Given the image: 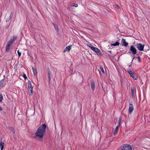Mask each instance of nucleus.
<instances>
[{"label": "nucleus", "mask_w": 150, "mask_h": 150, "mask_svg": "<svg viewBox=\"0 0 150 150\" xmlns=\"http://www.w3.org/2000/svg\"><path fill=\"white\" fill-rule=\"evenodd\" d=\"M46 125L45 124H43L41 125L37 130L35 133V138L38 141L42 142V138L45 133Z\"/></svg>", "instance_id": "f257e3e1"}, {"label": "nucleus", "mask_w": 150, "mask_h": 150, "mask_svg": "<svg viewBox=\"0 0 150 150\" xmlns=\"http://www.w3.org/2000/svg\"><path fill=\"white\" fill-rule=\"evenodd\" d=\"M87 45L92 50L94 51L97 54L100 55H102V54L101 52H100V50L97 47L93 46L92 45L89 43H87Z\"/></svg>", "instance_id": "f03ea898"}, {"label": "nucleus", "mask_w": 150, "mask_h": 150, "mask_svg": "<svg viewBox=\"0 0 150 150\" xmlns=\"http://www.w3.org/2000/svg\"><path fill=\"white\" fill-rule=\"evenodd\" d=\"M132 148L129 145H125L121 146L117 150H132Z\"/></svg>", "instance_id": "7ed1b4c3"}, {"label": "nucleus", "mask_w": 150, "mask_h": 150, "mask_svg": "<svg viewBox=\"0 0 150 150\" xmlns=\"http://www.w3.org/2000/svg\"><path fill=\"white\" fill-rule=\"evenodd\" d=\"M28 87L29 89V95L30 96H31L33 95V86L31 84L30 81H28Z\"/></svg>", "instance_id": "20e7f679"}, {"label": "nucleus", "mask_w": 150, "mask_h": 150, "mask_svg": "<svg viewBox=\"0 0 150 150\" xmlns=\"http://www.w3.org/2000/svg\"><path fill=\"white\" fill-rule=\"evenodd\" d=\"M128 72L130 75L134 79L136 80L137 79L138 77L137 74L134 72L132 71L131 70H129Z\"/></svg>", "instance_id": "39448f33"}, {"label": "nucleus", "mask_w": 150, "mask_h": 150, "mask_svg": "<svg viewBox=\"0 0 150 150\" xmlns=\"http://www.w3.org/2000/svg\"><path fill=\"white\" fill-rule=\"evenodd\" d=\"M130 50L131 51L132 53L133 54H135L137 53V50L135 47L133 45L130 46Z\"/></svg>", "instance_id": "423d86ee"}, {"label": "nucleus", "mask_w": 150, "mask_h": 150, "mask_svg": "<svg viewBox=\"0 0 150 150\" xmlns=\"http://www.w3.org/2000/svg\"><path fill=\"white\" fill-rule=\"evenodd\" d=\"M144 45H143L140 43L137 44V47L140 51H144Z\"/></svg>", "instance_id": "0eeeda50"}, {"label": "nucleus", "mask_w": 150, "mask_h": 150, "mask_svg": "<svg viewBox=\"0 0 150 150\" xmlns=\"http://www.w3.org/2000/svg\"><path fill=\"white\" fill-rule=\"evenodd\" d=\"M17 38V36H13V38H11L10 40L8 41V44H10L11 45L13 42L16 40Z\"/></svg>", "instance_id": "6e6552de"}, {"label": "nucleus", "mask_w": 150, "mask_h": 150, "mask_svg": "<svg viewBox=\"0 0 150 150\" xmlns=\"http://www.w3.org/2000/svg\"><path fill=\"white\" fill-rule=\"evenodd\" d=\"M134 109L133 105L130 103L129 105V112L130 114L132 112V111Z\"/></svg>", "instance_id": "1a4fd4ad"}, {"label": "nucleus", "mask_w": 150, "mask_h": 150, "mask_svg": "<svg viewBox=\"0 0 150 150\" xmlns=\"http://www.w3.org/2000/svg\"><path fill=\"white\" fill-rule=\"evenodd\" d=\"M121 43L123 45L125 46H127L128 45V43L124 39H122Z\"/></svg>", "instance_id": "9d476101"}, {"label": "nucleus", "mask_w": 150, "mask_h": 150, "mask_svg": "<svg viewBox=\"0 0 150 150\" xmlns=\"http://www.w3.org/2000/svg\"><path fill=\"white\" fill-rule=\"evenodd\" d=\"M71 49V46H69L67 47L63 51L64 52H69Z\"/></svg>", "instance_id": "9b49d317"}, {"label": "nucleus", "mask_w": 150, "mask_h": 150, "mask_svg": "<svg viewBox=\"0 0 150 150\" xmlns=\"http://www.w3.org/2000/svg\"><path fill=\"white\" fill-rule=\"evenodd\" d=\"M91 85L92 90L94 91L95 89V83L94 81H92L91 82Z\"/></svg>", "instance_id": "f8f14e48"}, {"label": "nucleus", "mask_w": 150, "mask_h": 150, "mask_svg": "<svg viewBox=\"0 0 150 150\" xmlns=\"http://www.w3.org/2000/svg\"><path fill=\"white\" fill-rule=\"evenodd\" d=\"M11 45V44H8V43L7 42V44L6 47V51H8L9 50L10 47V46Z\"/></svg>", "instance_id": "ddd939ff"}, {"label": "nucleus", "mask_w": 150, "mask_h": 150, "mask_svg": "<svg viewBox=\"0 0 150 150\" xmlns=\"http://www.w3.org/2000/svg\"><path fill=\"white\" fill-rule=\"evenodd\" d=\"M32 69L33 71V74L34 75H35L37 74V72L35 68L34 67H32Z\"/></svg>", "instance_id": "4468645a"}, {"label": "nucleus", "mask_w": 150, "mask_h": 150, "mask_svg": "<svg viewBox=\"0 0 150 150\" xmlns=\"http://www.w3.org/2000/svg\"><path fill=\"white\" fill-rule=\"evenodd\" d=\"M4 142H1L0 143V147L1 150H3L4 147Z\"/></svg>", "instance_id": "2eb2a0df"}, {"label": "nucleus", "mask_w": 150, "mask_h": 150, "mask_svg": "<svg viewBox=\"0 0 150 150\" xmlns=\"http://www.w3.org/2000/svg\"><path fill=\"white\" fill-rule=\"evenodd\" d=\"M9 130L12 132V133L14 134L15 133V131L14 128L13 127H9Z\"/></svg>", "instance_id": "dca6fc26"}, {"label": "nucleus", "mask_w": 150, "mask_h": 150, "mask_svg": "<svg viewBox=\"0 0 150 150\" xmlns=\"http://www.w3.org/2000/svg\"><path fill=\"white\" fill-rule=\"evenodd\" d=\"M135 59V60H137V59L138 61L139 62H141V58L139 57H138L137 58H135L134 57L133 60Z\"/></svg>", "instance_id": "f3484780"}, {"label": "nucleus", "mask_w": 150, "mask_h": 150, "mask_svg": "<svg viewBox=\"0 0 150 150\" xmlns=\"http://www.w3.org/2000/svg\"><path fill=\"white\" fill-rule=\"evenodd\" d=\"M3 83L4 81H2L0 82V88H1L3 86Z\"/></svg>", "instance_id": "a211bd4d"}, {"label": "nucleus", "mask_w": 150, "mask_h": 150, "mask_svg": "<svg viewBox=\"0 0 150 150\" xmlns=\"http://www.w3.org/2000/svg\"><path fill=\"white\" fill-rule=\"evenodd\" d=\"M119 45V43L118 42H116L114 44H112V45L114 46L118 45Z\"/></svg>", "instance_id": "6ab92c4d"}, {"label": "nucleus", "mask_w": 150, "mask_h": 150, "mask_svg": "<svg viewBox=\"0 0 150 150\" xmlns=\"http://www.w3.org/2000/svg\"><path fill=\"white\" fill-rule=\"evenodd\" d=\"M114 6L115 8L117 9H119L120 8V7L117 4L115 5Z\"/></svg>", "instance_id": "aec40b11"}, {"label": "nucleus", "mask_w": 150, "mask_h": 150, "mask_svg": "<svg viewBox=\"0 0 150 150\" xmlns=\"http://www.w3.org/2000/svg\"><path fill=\"white\" fill-rule=\"evenodd\" d=\"M121 119H120L119 120L118 122V125L116 127V129H118L119 127V126L120 125V123L121 121Z\"/></svg>", "instance_id": "412c9836"}, {"label": "nucleus", "mask_w": 150, "mask_h": 150, "mask_svg": "<svg viewBox=\"0 0 150 150\" xmlns=\"http://www.w3.org/2000/svg\"><path fill=\"white\" fill-rule=\"evenodd\" d=\"M70 6H74L76 7H77L78 6V5L77 4L73 3L72 4L70 5Z\"/></svg>", "instance_id": "4be33fe9"}, {"label": "nucleus", "mask_w": 150, "mask_h": 150, "mask_svg": "<svg viewBox=\"0 0 150 150\" xmlns=\"http://www.w3.org/2000/svg\"><path fill=\"white\" fill-rule=\"evenodd\" d=\"M118 129H116L115 128V131L113 133L114 135H115L117 134V132H118Z\"/></svg>", "instance_id": "5701e85b"}, {"label": "nucleus", "mask_w": 150, "mask_h": 150, "mask_svg": "<svg viewBox=\"0 0 150 150\" xmlns=\"http://www.w3.org/2000/svg\"><path fill=\"white\" fill-rule=\"evenodd\" d=\"M100 69L103 74L105 73V72L103 69V68L101 66L100 67Z\"/></svg>", "instance_id": "b1692460"}, {"label": "nucleus", "mask_w": 150, "mask_h": 150, "mask_svg": "<svg viewBox=\"0 0 150 150\" xmlns=\"http://www.w3.org/2000/svg\"><path fill=\"white\" fill-rule=\"evenodd\" d=\"M48 77L49 78V81H50V79H51V78H50L51 74H50V71H49V72H48Z\"/></svg>", "instance_id": "393cba45"}, {"label": "nucleus", "mask_w": 150, "mask_h": 150, "mask_svg": "<svg viewBox=\"0 0 150 150\" xmlns=\"http://www.w3.org/2000/svg\"><path fill=\"white\" fill-rule=\"evenodd\" d=\"M131 92H132V96H134V88H131Z\"/></svg>", "instance_id": "a878e982"}, {"label": "nucleus", "mask_w": 150, "mask_h": 150, "mask_svg": "<svg viewBox=\"0 0 150 150\" xmlns=\"http://www.w3.org/2000/svg\"><path fill=\"white\" fill-rule=\"evenodd\" d=\"M53 26L54 27V28L56 30H57V29H58V27L57 25H55V24L54 23H53Z\"/></svg>", "instance_id": "bb28decb"}, {"label": "nucleus", "mask_w": 150, "mask_h": 150, "mask_svg": "<svg viewBox=\"0 0 150 150\" xmlns=\"http://www.w3.org/2000/svg\"><path fill=\"white\" fill-rule=\"evenodd\" d=\"M3 98L2 94H0V102L1 101L3 100Z\"/></svg>", "instance_id": "cd10ccee"}, {"label": "nucleus", "mask_w": 150, "mask_h": 150, "mask_svg": "<svg viewBox=\"0 0 150 150\" xmlns=\"http://www.w3.org/2000/svg\"><path fill=\"white\" fill-rule=\"evenodd\" d=\"M17 52H18V53L19 57H20L21 56V53L19 52V50H18Z\"/></svg>", "instance_id": "c85d7f7f"}, {"label": "nucleus", "mask_w": 150, "mask_h": 150, "mask_svg": "<svg viewBox=\"0 0 150 150\" xmlns=\"http://www.w3.org/2000/svg\"><path fill=\"white\" fill-rule=\"evenodd\" d=\"M23 77H24V78H25V79H27V76L26 75V74H23Z\"/></svg>", "instance_id": "c756f323"}, {"label": "nucleus", "mask_w": 150, "mask_h": 150, "mask_svg": "<svg viewBox=\"0 0 150 150\" xmlns=\"http://www.w3.org/2000/svg\"><path fill=\"white\" fill-rule=\"evenodd\" d=\"M3 110L2 108L0 106V111H2Z\"/></svg>", "instance_id": "7c9ffc66"}, {"label": "nucleus", "mask_w": 150, "mask_h": 150, "mask_svg": "<svg viewBox=\"0 0 150 150\" xmlns=\"http://www.w3.org/2000/svg\"><path fill=\"white\" fill-rule=\"evenodd\" d=\"M9 20L8 19H7L6 20V21H8Z\"/></svg>", "instance_id": "2f4dec72"}, {"label": "nucleus", "mask_w": 150, "mask_h": 150, "mask_svg": "<svg viewBox=\"0 0 150 150\" xmlns=\"http://www.w3.org/2000/svg\"><path fill=\"white\" fill-rule=\"evenodd\" d=\"M11 18V17L10 16V18H9V19H10Z\"/></svg>", "instance_id": "473e14b6"}]
</instances>
